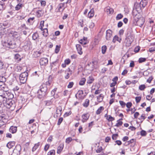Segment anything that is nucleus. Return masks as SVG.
I'll return each mask as SVG.
<instances>
[{
  "label": "nucleus",
  "mask_w": 155,
  "mask_h": 155,
  "mask_svg": "<svg viewBox=\"0 0 155 155\" xmlns=\"http://www.w3.org/2000/svg\"><path fill=\"white\" fill-rule=\"evenodd\" d=\"M104 11L107 14L109 15L111 14H112L114 12V10L113 8H111L109 7H108L105 8Z\"/></svg>",
  "instance_id": "13"
},
{
  "label": "nucleus",
  "mask_w": 155,
  "mask_h": 155,
  "mask_svg": "<svg viewBox=\"0 0 155 155\" xmlns=\"http://www.w3.org/2000/svg\"><path fill=\"white\" fill-rule=\"evenodd\" d=\"M21 150V147L20 145H17L15 147V148L13 150L14 153H16L18 155H19L20 153V152Z\"/></svg>",
  "instance_id": "7"
},
{
  "label": "nucleus",
  "mask_w": 155,
  "mask_h": 155,
  "mask_svg": "<svg viewBox=\"0 0 155 155\" xmlns=\"http://www.w3.org/2000/svg\"><path fill=\"white\" fill-rule=\"evenodd\" d=\"M64 62L66 64H68L70 62V60L69 59H67L65 60Z\"/></svg>",
  "instance_id": "61"
},
{
  "label": "nucleus",
  "mask_w": 155,
  "mask_h": 155,
  "mask_svg": "<svg viewBox=\"0 0 155 155\" xmlns=\"http://www.w3.org/2000/svg\"><path fill=\"white\" fill-rule=\"evenodd\" d=\"M76 47L78 54L80 55H81L82 54L81 46L77 44L76 45Z\"/></svg>",
  "instance_id": "14"
},
{
  "label": "nucleus",
  "mask_w": 155,
  "mask_h": 155,
  "mask_svg": "<svg viewBox=\"0 0 155 155\" xmlns=\"http://www.w3.org/2000/svg\"><path fill=\"white\" fill-rule=\"evenodd\" d=\"M15 144V142L14 141H11L9 142L7 144V147L9 149L11 148L14 146Z\"/></svg>",
  "instance_id": "16"
},
{
  "label": "nucleus",
  "mask_w": 155,
  "mask_h": 155,
  "mask_svg": "<svg viewBox=\"0 0 155 155\" xmlns=\"http://www.w3.org/2000/svg\"><path fill=\"white\" fill-rule=\"evenodd\" d=\"M48 59L46 58H41L40 60V63L41 65H45L48 63Z\"/></svg>",
  "instance_id": "9"
},
{
  "label": "nucleus",
  "mask_w": 155,
  "mask_h": 155,
  "mask_svg": "<svg viewBox=\"0 0 155 155\" xmlns=\"http://www.w3.org/2000/svg\"><path fill=\"white\" fill-rule=\"evenodd\" d=\"M112 31L110 29L107 30L106 32V39L107 40H110L112 36Z\"/></svg>",
  "instance_id": "8"
},
{
  "label": "nucleus",
  "mask_w": 155,
  "mask_h": 155,
  "mask_svg": "<svg viewBox=\"0 0 155 155\" xmlns=\"http://www.w3.org/2000/svg\"><path fill=\"white\" fill-rule=\"evenodd\" d=\"M132 104L131 102H128L126 104V106L128 108H130L132 106Z\"/></svg>",
  "instance_id": "60"
},
{
  "label": "nucleus",
  "mask_w": 155,
  "mask_h": 155,
  "mask_svg": "<svg viewBox=\"0 0 155 155\" xmlns=\"http://www.w3.org/2000/svg\"><path fill=\"white\" fill-rule=\"evenodd\" d=\"M73 85L74 83L73 82H70L69 83V84L68 85V88H71L73 87Z\"/></svg>",
  "instance_id": "48"
},
{
  "label": "nucleus",
  "mask_w": 155,
  "mask_h": 155,
  "mask_svg": "<svg viewBox=\"0 0 155 155\" xmlns=\"http://www.w3.org/2000/svg\"><path fill=\"white\" fill-rule=\"evenodd\" d=\"M39 145V143H36L35 144L34 146L33 147L32 149V151H34L38 147Z\"/></svg>",
  "instance_id": "36"
},
{
  "label": "nucleus",
  "mask_w": 155,
  "mask_h": 155,
  "mask_svg": "<svg viewBox=\"0 0 155 155\" xmlns=\"http://www.w3.org/2000/svg\"><path fill=\"white\" fill-rule=\"evenodd\" d=\"M86 79L84 78H82L79 81V84L80 85H83L85 84L86 81Z\"/></svg>",
  "instance_id": "30"
},
{
  "label": "nucleus",
  "mask_w": 155,
  "mask_h": 155,
  "mask_svg": "<svg viewBox=\"0 0 155 155\" xmlns=\"http://www.w3.org/2000/svg\"><path fill=\"white\" fill-rule=\"evenodd\" d=\"M10 37H12L13 38H17L18 37L17 33L16 32H11L9 34Z\"/></svg>",
  "instance_id": "15"
},
{
  "label": "nucleus",
  "mask_w": 155,
  "mask_h": 155,
  "mask_svg": "<svg viewBox=\"0 0 155 155\" xmlns=\"http://www.w3.org/2000/svg\"><path fill=\"white\" fill-rule=\"evenodd\" d=\"M8 96H10V98H13L14 97L13 95L11 93L3 90H0V97Z\"/></svg>",
  "instance_id": "6"
},
{
  "label": "nucleus",
  "mask_w": 155,
  "mask_h": 155,
  "mask_svg": "<svg viewBox=\"0 0 155 155\" xmlns=\"http://www.w3.org/2000/svg\"><path fill=\"white\" fill-rule=\"evenodd\" d=\"M155 51V47H152L149 48V51L150 52H152Z\"/></svg>",
  "instance_id": "59"
},
{
  "label": "nucleus",
  "mask_w": 155,
  "mask_h": 155,
  "mask_svg": "<svg viewBox=\"0 0 155 155\" xmlns=\"http://www.w3.org/2000/svg\"><path fill=\"white\" fill-rule=\"evenodd\" d=\"M146 60V59L145 58H140L139 59V62L140 63H142L145 61Z\"/></svg>",
  "instance_id": "44"
},
{
  "label": "nucleus",
  "mask_w": 155,
  "mask_h": 155,
  "mask_svg": "<svg viewBox=\"0 0 155 155\" xmlns=\"http://www.w3.org/2000/svg\"><path fill=\"white\" fill-rule=\"evenodd\" d=\"M139 114L138 112H135L134 114V118H137V117L139 115Z\"/></svg>",
  "instance_id": "63"
},
{
  "label": "nucleus",
  "mask_w": 155,
  "mask_h": 155,
  "mask_svg": "<svg viewBox=\"0 0 155 155\" xmlns=\"http://www.w3.org/2000/svg\"><path fill=\"white\" fill-rule=\"evenodd\" d=\"M6 46L10 48L13 49L17 47L15 39H12L11 40L8 41V42L6 44Z\"/></svg>",
  "instance_id": "4"
},
{
  "label": "nucleus",
  "mask_w": 155,
  "mask_h": 155,
  "mask_svg": "<svg viewBox=\"0 0 155 155\" xmlns=\"http://www.w3.org/2000/svg\"><path fill=\"white\" fill-rule=\"evenodd\" d=\"M79 42L81 44H83V45H85L87 44V41L85 40L83 41V40L81 39L80 40Z\"/></svg>",
  "instance_id": "52"
},
{
  "label": "nucleus",
  "mask_w": 155,
  "mask_h": 155,
  "mask_svg": "<svg viewBox=\"0 0 155 155\" xmlns=\"http://www.w3.org/2000/svg\"><path fill=\"white\" fill-rule=\"evenodd\" d=\"M140 48L139 46H137L134 49V51L135 52H138L140 50Z\"/></svg>",
  "instance_id": "49"
},
{
  "label": "nucleus",
  "mask_w": 155,
  "mask_h": 155,
  "mask_svg": "<svg viewBox=\"0 0 155 155\" xmlns=\"http://www.w3.org/2000/svg\"><path fill=\"white\" fill-rule=\"evenodd\" d=\"M139 88L140 90L143 91L146 88V86L144 84L141 85L139 86Z\"/></svg>",
  "instance_id": "40"
},
{
  "label": "nucleus",
  "mask_w": 155,
  "mask_h": 155,
  "mask_svg": "<svg viewBox=\"0 0 155 155\" xmlns=\"http://www.w3.org/2000/svg\"><path fill=\"white\" fill-rule=\"evenodd\" d=\"M38 37V35L37 32H35L32 35V39L35 40Z\"/></svg>",
  "instance_id": "32"
},
{
  "label": "nucleus",
  "mask_w": 155,
  "mask_h": 155,
  "mask_svg": "<svg viewBox=\"0 0 155 155\" xmlns=\"http://www.w3.org/2000/svg\"><path fill=\"white\" fill-rule=\"evenodd\" d=\"M42 92L45 93L46 94L47 91V87L46 84H42L40 87V90Z\"/></svg>",
  "instance_id": "10"
},
{
  "label": "nucleus",
  "mask_w": 155,
  "mask_h": 155,
  "mask_svg": "<svg viewBox=\"0 0 155 155\" xmlns=\"http://www.w3.org/2000/svg\"><path fill=\"white\" fill-rule=\"evenodd\" d=\"M60 46L57 45L56 47V48L55 50V52L56 53H58L59 51Z\"/></svg>",
  "instance_id": "41"
},
{
  "label": "nucleus",
  "mask_w": 155,
  "mask_h": 155,
  "mask_svg": "<svg viewBox=\"0 0 155 155\" xmlns=\"http://www.w3.org/2000/svg\"><path fill=\"white\" fill-rule=\"evenodd\" d=\"M104 110V107H100L96 111L97 114H100L102 112V110Z\"/></svg>",
  "instance_id": "29"
},
{
  "label": "nucleus",
  "mask_w": 155,
  "mask_h": 155,
  "mask_svg": "<svg viewBox=\"0 0 155 155\" xmlns=\"http://www.w3.org/2000/svg\"><path fill=\"white\" fill-rule=\"evenodd\" d=\"M49 144H46L45 147H44V150L45 151H47L49 147Z\"/></svg>",
  "instance_id": "62"
},
{
  "label": "nucleus",
  "mask_w": 155,
  "mask_h": 155,
  "mask_svg": "<svg viewBox=\"0 0 155 155\" xmlns=\"http://www.w3.org/2000/svg\"><path fill=\"white\" fill-rule=\"evenodd\" d=\"M9 96L0 97V102L3 104Z\"/></svg>",
  "instance_id": "19"
},
{
  "label": "nucleus",
  "mask_w": 155,
  "mask_h": 155,
  "mask_svg": "<svg viewBox=\"0 0 155 155\" xmlns=\"http://www.w3.org/2000/svg\"><path fill=\"white\" fill-rule=\"evenodd\" d=\"M118 39L119 38L116 35L114 37L113 40V41L114 42H115L116 40H117V41H119Z\"/></svg>",
  "instance_id": "50"
},
{
  "label": "nucleus",
  "mask_w": 155,
  "mask_h": 155,
  "mask_svg": "<svg viewBox=\"0 0 155 155\" xmlns=\"http://www.w3.org/2000/svg\"><path fill=\"white\" fill-rule=\"evenodd\" d=\"M22 7V5L21 3L18 4L15 7V9L16 10H18L20 9Z\"/></svg>",
  "instance_id": "35"
},
{
  "label": "nucleus",
  "mask_w": 155,
  "mask_h": 155,
  "mask_svg": "<svg viewBox=\"0 0 155 155\" xmlns=\"http://www.w3.org/2000/svg\"><path fill=\"white\" fill-rule=\"evenodd\" d=\"M140 134L142 136H145L147 134L146 132L143 130H142L140 132Z\"/></svg>",
  "instance_id": "43"
},
{
  "label": "nucleus",
  "mask_w": 155,
  "mask_h": 155,
  "mask_svg": "<svg viewBox=\"0 0 155 155\" xmlns=\"http://www.w3.org/2000/svg\"><path fill=\"white\" fill-rule=\"evenodd\" d=\"M105 117H106V119L109 121H111L114 120V117H112L110 115H108L107 114H106L105 115Z\"/></svg>",
  "instance_id": "21"
},
{
  "label": "nucleus",
  "mask_w": 155,
  "mask_h": 155,
  "mask_svg": "<svg viewBox=\"0 0 155 155\" xmlns=\"http://www.w3.org/2000/svg\"><path fill=\"white\" fill-rule=\"evenodd\" d=\"M55 151L54 150H51L48 153V155H54Z\"/></svg>",
  "instance_id": "38"
},
{
  "label": "nucleus",
  "mask_w": 155,
  "mask_h": 155,
  "mask_svg": "<svg viewBox=\"0 0 155 155\" xmlns=\"http://www.w3.org/2000/svg\"><path fill=\"white\" fill-rule=\"evenodd\" d=\"M7 121V119L5 118V115H2L1 125H3Z\"/></svg>",
  "instance_id": "31"
},
{
  "label": "nucleus",
  "mask_w": 155,
  "mask_h": 155,
  "mask_svg": "<svg viewBox=\"0 0 155 155\" xmlns=\"http://www.w3.org/2000/svg\"><path fill=\"white\" fill-rule=\"evenodd\" d=\"M43 31V35L45 37H47L48 34V30L47 28H44L43 29L42 28Z\"/></svg>",
  "instance_id": "27"
},
{
  "label": "nucleus",
  "mask_w": 155,
  "mask_h": 155,
  "mask_svg": "<svg viewBox=\"0 0 155 155\" xmlns=\"http://www.w3.org/2000/svg\"><path fill=\"white\" fill-rule=\"evenodd\" d=\"M104 97V95L102 94H100L99 96L97 97V101L99 102H101Z\"/></svg>",
  "instance_id": "18"
},
{
  "label": "nucleus",
  "mask_w": 155,
  "mask_h": 155,
  "mask_svg": "<svg viewBox=\"0 0 155 155\" xmlns=\"http://www.w3.org/2000/svg\"><path fill=\"white\" fill-rule=\"evenodd\" d=\"M153 79V78L152 76L150 77L147 80V82L149 83H150L151 82V81Z\"/></svg>",
  "instance_id": "53"
},
{
  "label": "nucleus",
  "mask_w": 155,
  "mask_h": 155,
  "mask_svg": "<svg viewBox=\"0 0 155 155\" xmlns=\"http://www.w3.org/2000/svg\"><path fill=\"white\" fill-rule=\"evenodd\" d=\"M44 21H41L40 23V25L41 26V29L42 31L43 27L44 26Z\"/></svg>",
  "instance_id": "58"
},
{
  "label": "nucleus",
  "mask_w": 155,
  "mask_h": 155,
  "mask_svg": "<svg viewBox=\"0 0 155 155\" xmlns=\"http://www.w3.org/2000/svg\"><path fill=\"white\" fill-rule=\"evenodd\" d=\"M72 140V139L71 137H68L66 139V142L68 143H69Z\"/></svg>",
  "instance_id": "46"
},
{
  "label": "nucleus",
  "mask_w": 155,
  "mask_h": 155,
  "mask_svg": "<svg viewBox=\"0 0 155 155\" xmlns=\"http://www.w3.org/2000/svg\"><path fill=\"white\" fill-rule=\"evenodd\" d=\"M133 16L134 18V22L135 25L142 27L144 22V19L143 17H141L139 14H136L135 15Z\"/></svg>",
  "instance_id": "1"
},
{
  "label": "nucleus",
  "mask_w": 155,
  "mask_h": 155,
  "mask_svg": "<svg viewBox=\"0 0 155 155\" xmlns=\"http://www.w3.org/2000/svg\"><path fill=\"white\" fill-rule=\"evenodd\" d=\"M107 49V47L106 45H104L102 47V52L103 54H104L105 53Z\"/></svg>",
  "instance_id": "34"
},
{
  "label": "nucleus",
  "mask_w": 155,
  "mask_h": 155,
  "mask_svg": "<svg viewBox=\"0 0 155 155\" xmlns=\"http://www.w3.org/2000/svg\"><path fill=\"white\" fill-rule=\"evenodd\" d=\"M71 72L67 73V75L65 76V78L66 79H68L69 78L70 76L71 75Z\"/></svg>",
  "instance_id": "57"
},
{
  "label": "nucleus",
  "mask_w": 155,
  "mask_h": 155,
  "mask_svg": "<svg viewBox=\"0 0 155 155\" xmlns=\"http://www.w3.org/2000/svg\"><path fill=\"white\" fill-rule=\"evenodd\" d=\"M119 103L120 104V105L122 107H124L125 105V103L122 101H120Z\"/></svg>",
  "instance_id": "55"
},
{
  "label": "nucleus",
  "mask_w": 155,
  "mask_h": 155,
  "mask_svg": "<svg viewBox=\"0 0 155 155\" xmlns=\"http://www.w3.org/2000/svg\"><path fill=\"white\" fill-rule=\"evenodd\" d=\"M148 1L147 0H142L140 2V5H142L143 7L144 8L147 4Z\"/></svg>",
  "instance_id": "23"
},
{
  "label": "nucleus",
  "mask_w": 155,
  "mask_h": 155,
  "mask_svg": "<svg viewBox=\"0 0 155 155\" xmlns=\"http://www.w3.org/2000/svg\"><path fill=\"white\" fill-rule=\"evenodd\" d=\"M4 64L3 62L0 60V70L3 68Z\"/></svg>",
  "instance_id": "56"
},
{
  "label": "nucleus",
  "mask_w": 155,
  "mask_h": 155,
  "mask_svg": "<svg viewBox=\"0 0 155 155\" xmlns=\"http://www.w3.org/2000/svg\"><path fill=\"white\" fill-rule=\"evenodd\" d=\"M94 81V78L92 76H89L88 78V79L87 80V82L88 84L92 83L93 81Z\"/></svg>",
  "instance_id": "28"
},
{
  "label": "nucleus",
  "mask_w": 155,
  "mask_h": 155,
  "mask_svg": "<svg viewBox=\"0 0 155 155\" xmlns=\"http://www.w3.org/2000/svg\"><path fill=\"white\" fill-rule=\"evenodd\" d=\"M141 97H135V100L137 103L139 102L141 100Z\"/></svg>",
  "instance_id": "45"
},
{
  "label": "nucleus",
  "mask_w": 155,
  "mask_h": 155,
  "mask_svg": "<svg viewBox=\"0 0 155 155\" xmlns=\"http://www.w3.org/2000/svg\"><path fill=\"white\" fill-rule=\"evenodd\" d=\"M89 104V100L88 99H86L85 100L83 104V106L85 107H87Z\"/></svg>",
  "instance_id": "25"
},
{
  "label": "nucleus",
  "mask_w": 155,
  "mask_h": 155,
  "mask_svg": "<svg viewBox=\"0 0 155 155\" xmlns=\"http://www.w3.org/2000/svg\"><path fill=\"white\" fill-rule=\"evenodd\" d=\"M37 94V97L40 99L44 97L46 94L43 92H42L40 90H39L38 91Z\"/></svg>",
  "instance_id": "12"
},
{
  "label": "nucleus",
  "mask_w": 155,
  "mask_h": 155,
  "mask_svg": "<svg viewBox=\"0 0 155 155\" xmlns=\"http://www.w3.org/2000/svg\"><path fill=\"white\" fill-rule=\"evenodd\" d=\"M123 17V15L121 14H118L116 18V20H118L122 18Z\"/></svg>",
  "instance_id": "37"
},
{
  "label": "nucleus",
  "mask_w": 155,
  "mask_h": 155,
  "mask_svg": "<svg viewBox=\"0 0 155 155\" xmlns=\"http://www.w3.org/2000/svg\"><path fill=\"white\" fill-rule=\"evenodd\" d=\"M122 25H123V23L121 21H119L118 23L117 26L118 28H120L122 26Z\"/></svg>",
  "instance_id": "64"
},
{
  "label": "nucleus",
  "mask_w": 155,
  "mask_h": 155,
  "mask_svg": "<svg viewBox=\"0 0 155 155\" xmlns=\"http://www.w3.org/2000/svg\"><path fill=\"white\" fill-rule=\"evenodd\" d=\"M17 130V127L13 126H11L9 129V131L12 134L16 132Z\"/></svg>",
  "instance_id": "17"
},
{
  "label": "nucleus",
  "mask_w": 155,
  "mask_h": 155,
  "mask_svg": "<svg viewBox=\"0 0 155 155\" xmlns=\"http://www.w3.org/2000/svg\"><path fill=\"white\" fill-rule=\"evenodd\" d=\"M122 120V119L121 118L118 120L117 121V123L116 124L115 126L119 127L121 126L123 124V122L120 120Z\"/></svg>",
  "instance_id": "33"
},
{
  "label": "nucleus",
  "mask_w": 155,
  "mask_h": 155,
  "mask_svg": "<svg viewBox=\"0 0 155 155\" xmlns=\"http://www.w3.org/2000/svg\"><path fill=\"white\" fill-rule=\"evenodd\" d=\"M118 136V135L117 134H113L112 137V139L114 140H115L117 139Z\"/></svg>",
  "instance_id": "42"
},
{
  "label": "nucleus",
  "mask_w": 155,
  "mask_h": 155,
  "mask_svg": "<svg viewBox=\"0 0 155 155\" xmlns=\"http://www.w3.org/2000/svg\"><path fill=\"white\" fill-rule=\"evenodd\" d=\"M37 16L38 17H40L43 15V13L42 12V11L41 10H38L37 12Z\"/></svg>",
  "instance_id": "39"
},
{
  "label": "nucleus",
  "mask_w": 155,
  "mask_h": 155,
  "mask_svg": "<svg viewBox=\"0 0 155 155\" xmlns=\"http://www.w3.org/2000/svg\"><path fill=\"white\" fill-rule=\"evenodd\" d=\"M28 74V73L26 72H23L20 74L19 79L21 83L24 84L26 82Z\"/></svg>",
  "instance_id": "3"
},
{
  "label": "nucleus",
  "mask_w": 155,
  "mask_h": 155,
  "mask_svg": "<svg viewBox=\"0 0 155 155\" xmlns=\"http://www.w3.org/2000/svg\"><path fill=\"white\" fill-rule=\"evenodd\" d=\"M12 98H10V96H8V99L4 103L3 105L8 108H10L11 107H14L15 104L14 101L12 100Z\"/></svg>",
  "instance_id": "2"
},
{
  "label": "nucleus",
  "mask_w": 155,
  "mask_h": 155,
  "mask_svg": "<svg viewBox=\"0 0 155 155\" xmlns=\"http://www.w3.org/2000/svg\"><path fill=\"white\" fill-rule=\"evenodd\" d=\"M0 6L2 7V8H5V4L4 2H0Z\"/></svg>",
  "instance_id": "54"
},
{
  "label": "nucleus",
  "mask_w": 155,
  "mask_h": 155,
  "mask_svg": "<svg viewBox=\"0 0 155 155\" xmlns=\"http://www.w3.org/2000/svg\"><path fill=\"white\" fill-rule=\"evenodd\" d=\"M62 108L59 106L57 108L56 110V114L61 116L62 114Z\"/></svg>",
  "instance_id": "24"
},
{
  "label": "nucleus",
  "mask_w": 155,
  "mask_h": 155,
  "mask_svg": "<svg viewBox=\"0 0 155 155\" xmlns=\"http://www.w3.org/2000/svg\"><path fill=\"white\" fill-rule=\"evenodd\" d=\"M89 117V115L88 114H83L82 116V121L83 122H84L87 121Z\"/></svg>",
  "instance_id": "11"
},
{
  "label": "nucleus",
  "mask_w": 155,
  "mask_h": 155,
  "mask_svg": "<svg viewBox=\"0 0 155 155\" xmlns=\"http://www.w3.org/2000/svg\"><path fill=\"white\" fill-rule=\"evenodd\" d=\"M64 147V145L61 144L58 147L57 152L58 153H60L63 149Z\"/></svg>",
  "instance_id": "22"
},
{
  "label": "nucleus",
  "mask_w": 155,
  "mask_h": 155,
  "mask_svg": "<svg viewBox=\"0 0 155 155\" xmlns=\"http://www.w3.org/2000/svg\"><path fill=\"white\" fill-rule=\"evenodd\" d=\"M102 149V147H99L96 150V152L97 153H99L101 152Z\"/></svg>",
  "instance_id": "51"
},
{
  "label": "nucleus",
  "mask_w": 155,
  "mask_h": 155,
  "mask_svg": "<svg viewBox=\"0 0 155 155\" xmlns=\"http://www.w3.org/2000/svg\"><path fill=\"white\" fill-rule=\"evenodd\" d=\"M94 11L93 9H92L89 12L88 14V17L90 18H91L94 16Z\"/></svg>",
  "instance_id": "20"
},
{
  "label": "nucleus",
  "mask_w": 155,
  "mask_h": 155,
  "mask_svg": "<svg viewBox=\"0 0 155 155\" xmlns=\"http://www.w3.org/2000/svg\"><path fill=\"white\" fill-rule=\"evenodd\" d=\"M78 97L80 98H83V97L82 95L83 94V92L82 90L79 91L77 93Z\"/></svg>",
  "instance_id": "26"
},
{
  "label": "nucleus",
  "mask_w": 155,
  "mask_h": 155,
  "mask_svg": "<svg viewBox=\"0 0 155 155\" xmlns=\"http://www.w3.org/2000/svg\"><path fill=\"white\" fill-rule=\"evenodd\" d=\"M140 4L135 3L134 5V7L133 9L132 14L133 15H135L136 14H139L138 12L141 9Z\"/></svg>",
  "instance_id": "5"
},
{
  "label": "nucleus",
  "mask_w": 155,
  "mask_h": 155,
  "mask_svg": "<svg viewBox=\"0 0 155 155\" xmlns=\"http://www.w3.org/2000/svg\"><path fill=\"white\" fill-rule=\"evenodd\" d=\"M63 120V118L62 117H60L58 120V122L57 123L58 125H60Z\"/></svg>",
  "instance_id": "47"
}]
</instances>
